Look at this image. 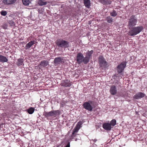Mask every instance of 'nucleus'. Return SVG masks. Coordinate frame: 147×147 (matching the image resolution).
<instances>
[{
	"instance_id": "nucleus-7",
	"label": "nucleus",
	"mask_w": 147,
	"mask_h": 147,
	"mask_svg": "<svg viewBox=\"0 0 147 147\" xmlns=\"http://www.w3.org/2000/svg\"><path fill=\"white\" fill-rule=\"evenodd\" d=\"M98 62L100 65L101 66H105L107 65V61L105 60L104 57L101 55L99 56Z\"/></svg>"
},
{
	"instance_id": "nucleus-36",
	"label": "nucleus",
	"mask_w": 147,
	"mask_h": 147,
	"mask_svg": "<svg viewBox=\"0 0 147 147\" xmlns=\"http://www.w3.org/2000/svg\"><path fill=\"white\" fill-rule=\"evenodd\" d=\"M70 142H68L67 145L65 147H70Z\"/></svg>"
},
{
	"instance_id": "nucleus-18",
	"label": "nucleus",
	"mask_w": 147,
	"mask_h": 147,
	"mask_svg": "<svg viewBox=\"0 0 147 147\" xmlns=\"http://www.w3.org/2000/svg\"><path fill=\"white\" fill-rule=\"evenodd\" d=\"M100 2L104 5H108L111 3L110 0H100Z\"/></svg>"
},
{
	"instance_id": "nucleus-28",
	"label": "nucleus",
	"mask_w": 147,
	"mask_h": 147,
	"mask_svg": "<svg viewBox=\"0 0 147 147\" xmlns=\"http://www.w3.org/2000/svg\"><path fill=\"white\" fill-rule=\"evenodd\" d=\"M116 120L115 119H113L110 122V123H109L111 124V125H112L113 126H115L116 124Z\"/></svg>"
},
{
	"instance_id": "nucleus-10",
	"label": "nucleus",
	"mask_w": 147,
	"mask_h": 147,
	"mask_svg": "<svg viewBox=\"0 0 147 147\" xmlns=\"http://www.w3.org/2000/svg\"><path fill=\"white\" fill-rule=\"evenodd\" d=\"M63 57H58L55 58L54 60V63L56 65H59L62 62Z\"/></svg>"
},
{
	"instance_id": "nucleus-19",
	"label": "nucleus",
	"mask_w": 147,
	"mask_h": 147,
	"mask_svg": "<svg viewBox=\"0 0 147 147\" xmlns=\"http://www.w3.org/2000/svg\"><path fill=\"white\" fill-rule=\"evenodd\" d=\"M49 64V62L47 60H43L41 61L40 65L42 67H45Z\"/></svg>"
},
{
	"instance_id": "nucleus-4",
	"label": "nucleus",
	"mask_w": 147,
	"mask_h": 147,
	"mask_svg": "<svg viewBox=\"0 0 147 147\" xmlns=\"http://www.w3.org/2000/svg\"><path fill=\"white\" fill-rule=\"evenodd\" d=\"M76 61L77 63L79 65L81 64L82 63L84 64H87L88 63L86 60L85 57L81 53H79L77 54Z\"/></svg>"
},
{
	"instance_id": "nucleus-24",
	"label": "nucleus",
	"mask_w": 147,
	"mask_h": 147,
	"mask_svg": "<svg viewBox=\"0 0 147 147\" xmlns=\"http://www.w3.org/2000/svg\"><path fill=\"white\" fill-rule=\"evenodd\" d=\"M34 108L30 107L28 109V112L29 114H31L34 112Z\"/></svg>"
},
{
	"instance_id": "nucleus-1",
	"label": "nucleus",
	"mask_w": 147,
	"mask_h": 147,
	"mask_svg": "<svg viewBox=\"0 0 147 147\" xmlns=\"http://www.w3.org/2000/svg\"><path fill=\"white\" fill-rule=\"evenodd\" d=\"M143 29L144 28L142 26L133 27L129 30L128 34L131 36L136 35L142 32Z\"/></svg>"
},
{
	"instance_id": "nucleus-6",
	"label": "nucleus",
	"mask_w": 147,
	"mask_h": 147,
	"mask_svg": "<svg viewBox=\"0 0 147 147\" xmlns=\"http://www.w3.org/2000/svg\"><path fill=\"white\" fill-rule=\"evenodd\" d=\"M126 62L123 61L120 64L118 65L117 67V71L119 74L121 73L122 72L126 66Z\"/></svg>"
},
{
	"instance_id": "nucleus-32",
	"label": "nucleus",
	"mask_w": 147,
	"mask_h": 147,
	"mask_svg": "<svg viewBox=\"0 0 147 147\" xmlns=\"http://www.w3.org/2000/svg\"><path fill=\"white\" fill-rule=\"evenodd\" d=\"M7 24H4L2 26V27L4 29H6L7 28Z\"/></svg>"
},
{
	"instance_id": "nucleus-22",
	"label": "nucleus",
	"mask_w": 147,
	"mask_h": 147,
	"mask_svg": "<svg viewBox=\"0 0 147 147\" xmlns=\"http://www.w3.org/2000/svg\"><path fill=\"white\" fill-rule=\"evenodd\" d=\"M110 15L112 17H115L117 15V13L115 10H113L110 12Z\"/></svg>"
},
{
	"instance_id": "nucleus-27",
	"label": "nucleus",
	"mask_w": 147,
	"mask_h": 147,
	"mask_svg": "<svg viewBox=\"0 0 147 147\" xmlns=\"http://www.w3.org/2000/svg\"><path fill=\"white\" fill-rule=\"evenodd\" d=\"M80 128L76 126L75 127L73 131V134L74 135V133H76L78 132Z\"/></svg>"
},
{
	"instance_id": "nucleus-25",
	"label": "nucleus",
	"mask_w": 147,
	"mask_h": 147,
	"mask_svg": "<svg viewBox=\"0 0 147 147\" xmlns=\"http://www.w3.org/2000/svg\"><path fill=\"white\" fill-rule=\"evenodd\" d=\"M23 4L25 5H28L30 3V0H22Z\"/></svg>"
},
{
	"instance_id": "nucleus-29",
	"label": "nucleus",
	"mask_w": 147,
	"mask_h": 147,
	"mask_svg": "<svg viewBox=\"0 0 147 147\" xmlns=\"http://www.w3.org/2000/svg\"><path fill=\"white\" fill-rule=\"evenodd\" d=\"M1 15L3 16H6L7 14V12L6 11L4 10H2L1 12Z\"/></svg>"
},
{
	"instance_id": "nucleus-34",
	"label": "nucleus",
	"mask_w": 147,
	"mask_h": 147,
	"mask_svg": "<svg viewBox=\"0 0 147 147\" xmlns=\"http://www.w3.org/2000/svg\"><path fill=\"white\" fill-rule=\"evenodd\" d=\"M53 116V115L52 111H51L48 112V117H51Z\"/></svg>"
},
{
	"instance_id": "nucleus-13",
	"label": "nucleus",
	"mask_w": 147,
	"mask_h": 147,
	"mask_svg": "<svg viewBox=\"0 0 147 147\" xmlns=\"http://www.w3.org/2000/svg\"><path fill=\"white\" fill-rule=\"evenodd\" d=\"M144 96L145 94L143 93L139 92L135 94L134 96V98L136 99H138L142 98Z\"/></svg>"
},
{
	"instance_id": "nucleus-11",
	"label": "nucleus",
	"mask_w": 147,
	"mask_h": 147,
	"mask_svg": "<svg viewBox=\"0 0 147 147\" xmlns=\"http://www.w3.org/2000/svg\"><path fill=\"white\" fill-rule=\"evenodd\" d=\"M109 91L111 94L112 95H114L116 94L117 92V90L116 86L115 85L111 86Z\"/></svg>"
},
{
	"instance_id": "nucleus-23",
	"label": "nucleus",
	"mask_w": 147,
	"mask_h": 147,
	"mask_svg": "<svg viewBox=\"0 0 147 147\" xmlns=\"http://www.w3.org/2000/svg\"><path fill=\"white\" fill-rule=\"evenodd\" d=\"M23 62V60L22 59H18L17 62V65L19 66H20L22 65Z\"/></svg>"
},
{
	"instance_id": "nucleus-2",
	"label": "nucleus",
	"mask_w": 147,
	"mask_h": 147,
	"mask_svg": "<svg viewBox=\"0 0 147 147\" xmlns=\"http://www.w3.org/2000/svg\"><path fill=\"white\" fill-rule=\"evenodd\" d=\"M56 43L58 47L62 48H66L70 47L69 42L62 38L57 40Z\"/></svg>"
},
{
	"instance_id": "nucleus-8",
	"label": "nucleus",
	"mask_w": 147,
	"mask_h": 147,
	"mask_svg": "<svg viewBox=\"0 0 147 147\" xmlns=\"http://www.w3.org/2000/svg\"><path fill=\"white\" fill-rule=\"evenodd\" d=\"M93 52V51L92 50L90 51H88L86 52L85 58L86 60L87 63L89 62Z\"/></svg>"
},
{
	"instance_id": "nucleus-3",
	"label": "nucleus",
	"mask_w": 147,
	"mask_h": 147,
	"mask_svg": "<svg viewBox=\"0 0 147 147\" xmlns=\"http://www.w3.org/2000/svg\"><path fill=\"white\" fill-rule=\"evenodd\" d=\"M138 20L137 18L134 15H132L129 19L128 23V27L129 29L132 28L137 24Z\"/></svg>"
},
{
	"instance_id": "nucleus-37",
	"label": "nucleus",
	"mask_w": 147,
	"mask_h": 147,
	"mask_svg": "<svg viewBox=\"0 0 147 147\" xmlns=\"http://www.w3.org/2000/svg\"><path fill=\"white\" fill-rule=\"evenodd\" d=\"M92 140L94 142H96L97 141V140L96 139H92Z\"/></svg>"
},
{
	"instance_id": "nucleus-14",
	"label": "nucleus",
	"mask_w": 147,
	"mask_h": 147,
	"mask_svg": "<svg viewBox=\"0 0 147 147\" xmlns=\"http://www.w3.org/2000/svg\"><path fill=\"white\" fill-rule=\"evenodd\" d=\"M62 84L63 86L66 87H70L71 85L70 81L68 80L63 81Z\"/></svg>"
},
{
	"instance_id": "nucleus-16",
	"label": "nucleus",
	"mask_w": 147,
	"mask_h": 147,
	"mask_svg": "<svg viewBox=\"0 0 147 147\" xmlns=\"http://www.w3.org/2000/svg\"><path fill=\"white\" fill-rule=\"evenodd\" d=\"M8 59L5 56L0 54V62L2 63L7 62Z\"/></svg>"
},
{
	"instance_id": "nucleus-35",
	"label": "nucleus",
	"mask_w": 147,
	"mask_h": 147,
	"mask_svg": "<svg viewBox=\"0 0 147 147\" xmlns=\"http://www.w3.org/2000/svg\"><path fill=\"white\" fill-rule=\"evenodd\" d=\"M78 135L77 134L74 133V135L73 134V132L72 133V135L71 136V137L72 139H73L75 136H76V135Z\"/></svg>"
},
{
	"instance_id": "nucleus-9",
	"label": "nucleus",
	"mask_w": 147,
	"mask_h": 147,
	"mask_svg": "<svg viewBox=\"0 0 147 147\" xmlns=\"http://www.w3.org/2000/svg\"><path fill=\"white\" fill-rule=\"evenodd\" d=\"M36 43V40H31L26 45L25 48L26 50L28 49H29L34 44Z\"/></svg>"
},
{
	"instance_id": "nucleus-20",
	"label": "nucleus",
	"mask_w": 147,
	"mask_h": 147,
	"mask_svg": "<svg viewBox=\"0 0 147 147\" xmlns=\"http://www.w3.org/2000/svg\"><path fill=\"white\" fill-rule=\"evenodd\" d=\"M106 20L109 23H111L113 21V19L111 16H109L106 18Z\"/></svg>"
},
{
	"instance_id": "nucleus-30",
	"label": "nucleus",
	"mask_w": 147,
	"mask_h": 147,
	"mask_svg": "<svg viewBox=\"0 0 147 147\" xmlns=\"http://www.w3.org/2000/svg\"><path fill=\"white\" fill-rule=\"evenodd\" d=\"M82 124V122L81 121H80L78 123L76 126L78 127H79V128H80L81 127V126Z\"/></svg>"
},
{
	"instance_id": "nucleus-15",
	"label": "nucleus",
	"mask_w": 147,
	"mask_h": 147,
	"mask_svg": "<svg viewBox=\"0 0 147 147\" xmlns=\"http://www.w3.org/2000/svg\"><path fill=\"white\" fill-rule=\"evenodd\" d=\"M16 0H3V3L5 5H9L14 3Z\"/></svg>"
},
{
	"instance_id": "nucleus-31",
	"label": "nucleus",
	"mask_w": 147,
	"mask_h": 147,
	"mask_svg": "<svg viewBox=\"0 0 147 147\" xmlns=\"http://www.w3.org/2000/svg\"><path fill=\"white\" fill-rule=\"evenodd\" d=\"M8 23L11 26H13L15 25L14 22L12 20H9L8 22Z\"/></svg>"
},
{
	"instance_id": "nucleus-17",
	"label": "nucleus",
	"mask_w": 147,
	"mask_h": 147,
	"mask_svg": "<svg viewBox=\"0 0 147 147\" xmlns=\"http://www.w3.org/2000/svg\"><path fill=\"white\" fill-rule=\"evenodd\" d=\"M84 3V5L87 8H89L91 5L90 0H83Z\"/></svg>"
},
{
	"instance_id": "nucleus-5",
	"label": "nucleus",
	"mask_w": 147,
	"mask_h": 147,
	"mask_svg": "<svg viewBox=\"0 0 147 147\" xmlns=\"http://www.w3.org/2000/svg\"><path fill=\"white\" fill-rule=\"evenodd\" d=\"M93 103V101L92 100L85 102L83 105V107L88 111H91L92 109V105Z\"/></svg>"
},
{
	"instance_id": "nucleus-26",
	"label": "nucleus",
	"mask_w": 147,
	"mask_h": 147,
	"mask_svg": "<svg viewBox=\"0 0 147 147\" xmlns=\"http://www.w3.org/2000/svg\"><path fill=\"white\" fill-rule=\"evenodd\" d=\"M53 113V115H56L60 114V112L59 110L52 111Z\"/></svg>"
},
{
	"instance_id": "nucleus-33",
	"label": "nucleus",
	"mask_w": 147,
	"mask_h": 147,
	"mask_svg": "<svg viewBox=\"0 0 147 147\" xmlns=\"http://www.w3.org/2000/svg\"><path fill=\"white\" fill-rule=\"evenodd\" d=\"M43 115L46 117H48V112L45 111L43 113Z\"/></svg>"
},
{
	"instance_id": "nucleus-21",
	"label": "nucleus",
	"mask_w": 147,
	"mask_h": 147,
	"mask_svg": "<svg viewBox=\"0 0 147 147\" xmlns=\"http://www.w3.org/2000/svg\"><path fill=\"white\" fill-rule=\"evenodd\" d=\"M47 3V2L44 1L43 0H39L38 2V4L40 6L45 5Z\"/></svg>"
},
{
	"instance_id": "nucleus-12",
	"label": "nucleus",
	"mask_w": 147,
	"mask_h": 147,
	"mask_svg": "<svg viewBox=\"0 0 147 147\" xmlns=\"http://www.w3.org/2000/svg\"><path fill=\"white\" fill-rule=\"evenodd\" d=\"M102 127L104 129L108 131L110 130L111 128V124L107 123H104L102 125Z\"/></svg>"
}]
</instances>
